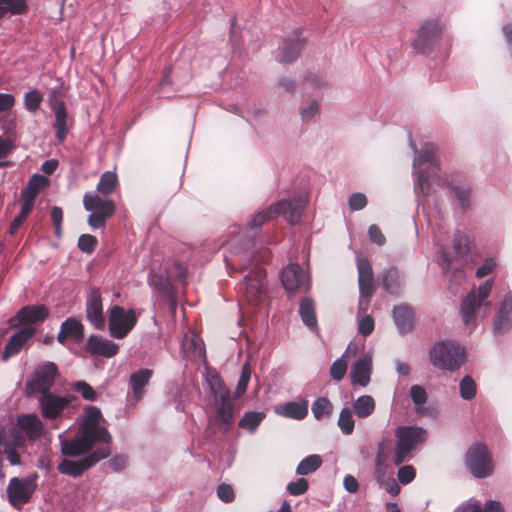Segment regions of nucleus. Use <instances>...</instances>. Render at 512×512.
I'll return each instance as SVG.
<instances>
[{
  "label": "nucleus",
  "instance_id": "obj_1",
  "mask_svg": "<svg viewBox=\"0 0 512 512\" xmlns=\"http://www.w3.org/2000/svg\"><path fill=\"white\" fill-rule=\"evenodd\" d=\"M308 203L306 196L294 197L291 201L282 200L275 203L269 209L257 213L250 221L251 227H258L271 218L283 216L289 223H297Z\"/></svg>",
  "mask_w": 512,
  "mask_h": 512
},
{
  "label": "nucleus",
  "instance_id": "obj_2",
  "mask_svg": "<svg viewBox=\"0 0 512 512\" xmlns=\"http://www.w3.org/2000/svg\"><path fill=\"white\" fill-rule=\"evenodd\" d=\"M207 382L214 396L215 422L223 432H226L233 417V405L230 401L229 390L216 372L208 373Z\"/></svg>",
  "mask_w": 512,
  "mask_h": 512
},
{
  "label": "nucleus",
  "instance_id": "obj_3",
  "mask_svg": "<svg viewBox=\"0 0 512 512\" xmlns=\"http://www.w3.org/2000/svg\"><path fill=\"white\" fill-rule=\"evenodd\" d=\"M396 445L392 455L394 465L398 466L411 458L412 452L425 442L427 432L421 427L400 426L395 430Z\"/></svg>",
  "mask_w": 512,
  "mask_h": 512
},
{
  "label": "nucleus",
  "instance_id": "obj_4",
  "mask_svg": "<svg viewBox=\"0 0 512 512\" xmlns=\"http://www.w3.org/2000/svg\"><path fill=\"white\" fill-rule=\"evenodd\" d=\"M411 147L414 150L416 156L414 158V167L421 166L425 163L429 166V171H419L417 177V184L419 190L424 195H428L436 190V187L441 185L440 178L436 173L435 159H434V148L432 144H426L422 150V153L417 152L416 146L411 143Z\"/></svg>",
  "mask_w": 512,
  "mask_h": 512
},
{
  "label": "nucleus",
  "instance_id": "obj_5",
  "mask_svg": "<svg viewBox=\"0 0 512 512\" xmlns=\"http://www.w3.org/2000/svg\"><path fill=\"white\" fill-rule=\"evenodd\" d=\"M430 359L434 366L453 371L464 363L465 351L454 342H440L431 349Z\"/></svg>",
  "mask_w": 512,
  "mask_h": 512
},
{
  "label": "nucleus",
  "instance_id": "obj_6",
  "mask_svg": "<svg viewBox=\"0 0 512 512\" xmlns=\"http://www.w3.org/2000/svg\"><path fill=\"white\" fill-rule=\"evenodd\" d=\"M84 208L90 212L88 224L93 229H101L115 213V204L110 199H103L97 194L86 193L83 198Z\"/></svg>",
  "mask_w": 512,
  "mask_h": 512
},
{
  "label": "nucleus",
  "instance_id": "obj_7",
  "mask_svg": "<svg viewBox=\"0 0 512 512\" xmlns=\"http://www.w3.org/2000/svg\"><path fill=\"white\" fill-rule=\"evenodd\" d=\"M110 455L109 446H101L93 453L80 460L64 459L58 465V471L72 477L80 476L85 470L95 465L101 459Z\"/></svg>",
  "mask_w": 512,
  "mask_h": 512
},
{
  "label": "nucleus",
  "instance_id": "obj_8",
  "mask_svg": "<svg viewBox=\"0 0 512 512\" xmlns=\"http://www.w3.org/2000/svg\"><path fill=\"white\" fill-rule=\"evenodd\" d=\"M465 462L469 471L477 478H485L492 473L491 457L482 444H475L469 448Z\"/></svg>",
  "mask_w": 512,
  "mask_h": 512
},
{
  "label": "nucleus",
  "instance_id": "obj_9",
  "mask_svg": "<svg viewBox=\"0 0 512 512\" xmlns=\"http://www.w3.org/2000/svg\"><path fill=\"white\" fill-rule=\"evenodd\" d=\"M442 30L443 26L438 19L425 21L418 29L412 47L418 53H427L441 38Z\"/></svg>",
  "mask_w": 512,
  "mask_h": 512
},
{
  "label": "nucleus",
  "instance_id": "obj_10",
  "mask_svg": "<svg viewBox=\"0 0 512 512\" xmlns=\"http://www.w3.org/2000/svg\"><path fill=\"white\" fill-rule=\"evenodd\" d=\"M137 317L133 309L125 310L115 305L110 309L109 330L110 334L117 339L124 338L135 326Z\"/></svg>",
  "mask_w": 512,
  "mask_h": 512
},
{
  "label": "nucleus",
  "instance_id": "obj_11",
  "mask_svg": "<svg viewBox=\"0 0 512 512\" xmlns=\"http://www.w3.org/2000/svg\"><path fill=\"white\" fill-rule=\"evenodd\" d=\"M492 289V281L487 280L485 283L479 286L477 295L474 291H471L462 301L461 304V316L465 326L474 328L475 317L474 312L476 308H479L490 294Z\"/></svg>",
  "mask_w": 512,
  "mask_h": 512
},
{
  "label": "nucleus",
  "instance_id": "obj_12",
  "mask_svg": "<svg viewBox=\"0 0 512 512\" xmlns=\"http://www.w3.org/2000/svg\"><path fill=\"white\" fill-rule=\"evenodd\" d=\"M57 375V367L54 363L48 362L38 367L30 380L27 381L26 390L28 395L50 393Z\"/></svg>",
  "mask_w": 512,
  "mask_h": 512
},
{
  "label": "nucleus",
  "instance_id": "obj_13",
  "mask_svg": "<svg viewBox=\"0 0 512 512\" xmlns=\"http://www.w3.org/2000/svg\"><path fill=\"white\" fill-rule=\"evenodd\" d=\"M36 489L35 479L14 477L7 486L8 500L16 508L27 503Z\"/></svg>",
  "mask_w": 512,
  "mask_h": 512
},
{
  "label": "nucleus",
  "instance_id": "obj_14",
  "mask_svg": "<svg viewBox=\"0 0 512 512\" xmlns=\"http://www.w3.org/2000/svg\"><path fill=\"white\" fill-rule=\"evenodd\" d=\"M61 452L70 457H76L85 454L97 443L98 438L81 429L80 433L73 439H66L59 435Z\"/></svg>",
  "mask_w": 512,
  "mask_h": 512
},
{
  "label": "nucleus",
  "instance_id": "obj_15",
  "mask_svg": "<svg viewBox=\"0 0 512 512\" xmlns=\"http://www.w3.org/2000/svg\"><path fill=\"white\" fill-rule=\"evenodd\" d=\"M73 400L72 396H59L53 393H44L38 400L39 409L42 417L46 419H56L62 415L65 409L69 407Z\"/></svg>",
  "mask_w": 512,
  "mask_h": 512
},
{
  "label": "nucleus",
  "instance_id": "obj_16",
  "mask_svg": "<svg viewBox=\"0 0 512 512\" xmlns=\"http://www.w3.org/2000/svg\"><path fill=\"white\" fill-rule=\"evenodd\" d=\"M25 444V437L21 435L16 428L7 430L5 427H0V447L11 465L21 464L20 456L17 449L23 447Z\"/></svg>",
  "mask_w": 512,
  "mask_h": 512
},
{
  "label": "nucleus",
  "instance_id": "obj_17",
  "mask_svg": "<svg viewBox=\"0 0 512 512\" xmlns=\"http://www.w3.org/2000/svg\"><path fill=\"white\" fill-rule=\"evenodd\" d=\"M357 269L360 291L359 309L366 310L369 304L368 299L375 291L372 267L367 259L360 258L357 261Z\"/></svg>",
  "mask_w": 512,
  "mask_h": 512
},
{
  "label": "nucleus",
  "instance_id": "obj_18",
  "mask_svg": "<svg viewBox=\"0 0 512 512\" xmlns=\"http://www.w3.org/2000/svg\"><path fill=\"white\" fill-rule=\"evenodd\" d=\"M102 414L97 407H89L83 420L82 430L98 438L103 446H108L111 442V435L106 428L100 425Z\"/></svg>",
  "mask_w": 512,
  "mask_h": 512
},
{
  "label": "nucleus",
  "instance_id": "obj_19",
  "mask_svg": "<svg viewBox=\"0 0 512 512\" xmlns=\"http://www.w3.org/2000/svg\"><path fill=\"white\" fill-rule=\"evenodd\" d=\"M266 292L265 273L257 269L245 277V296L252 305H258Z\"/></svg>",
  "mask_w": 512,
  "mask_h": 512
},
{
  "label": "nucleus",
  "instance_id": "obj_20",
  "mask_svg": "<svg viewBox=\"0 0 512 512\" xmlns=\"http://www.w3.org/2000/svg\"><path fill=\"white\" fill-rule=\"evenodd\" d=\"M20 433H24L25 437L31 441L41 438L45 433V425L37 414H23L17 418V426L15 427Z\"/></svg>",
  "mask_w": 512,
  "mask_h": 512
},
{
  "label": "nucleus",
  "instance_id": "obj_21",
  "mask_svg": "<svg viewBox=\"0 0 512 512\" xmlns=\"http://www.w3.org/2000/svg\"><path fill=\"white\" fill-rule=\"evenodd\" d=\"M86 316L89 322L98 329L105 326V317L103 313L102 298L99 290L92 289L86 301Z\"/></svg>",
  "mask_w": 512,
  "mask_h": 512
},
{
  "label": "nucleus",
  "instance_id": "obj_22",
  "mask_svg": "<svg viewBox=\"0 0 512 512\" xmlns=\"http://www.w3.org/2000/svg\"><path fill=\"white\" fill-rule=\"evenodd\" d=\"M371 373L372 355L367 353L352 365L350 371L352 385L366 387L370 382Z\"/></svg>",
  "mask_w": 512,
  "mask_h": 512
},
{
  "label": "nucleus",
  "instance_id": "obj_23",
  "mask_svg": "<svg viewBox=\"0 0 512 512\" xmlns=\"http://www.w3.org/2000/svg\"><path fill=\"white\" fill-rule=\"evenodd\" d=\"M281 281L287 291L293 292L302 286H306L308 276L298 264H290L283 269Z\"/></svg>",
  "mask_w": 512,
  "mask_h": 512
},
{
  "label": "nucleus",
  "instance_id": "obj_24",
  "mask_svg": "<svg viewBox=\"0 0 512 512\" xmlns=\"http://www.w3.org/2000/svg\"><path fill=\"white\" fill-rule=\"evenodd\" d=\"M304 44L305 40L300 34L285 40L279 48V61L282 63L294 61L299 56Z\"/></svg>",
  "mask_w": 512,
  "mask_h": 512
},
{
  "label": "nucleus",
  "instance_id": "obj_25",
  "mask_svg": "<svg viewBox=\"0 0 512 512\" xmlns=\"http://www.w3.org/2000/svg\"><path fill=\"white\" fill-rule=\"evenodd\" d=\"M36 333L35 328L28 326L12 335L6 344L3 352V359L7 360L10 356L17 354L23 345Z\"/></svg>",
  "mask_w": 512,
  "mask_h": 512
},
{
  "label": "nucleus",
  "instance_id": "obj_26",
  "mask_svg": "<svg viewBox=\"0 0 512 512\" xmlns=\"http://www.w3.org/2000/svg\"><path fill=\"white\" fill-rule=\"evenodd\" d=\"M87 350L93 355L109 358L118 353V345L110 340L91 336L87 341Z\"/></svg>",
  "mask_w": 512,
  "mask_h": 512
},
{
  "label": "nucleus",
  "instance_id": "obj_27",
  "mask_svg": "<svg viewBox=\"0 0 512 512\" xmlns=\"http://www.w3.org/2000/svg\"><path fill=\"white\" fill-rule=\"evenodd\" d=\"M51 108L55 114L56 137L62 142L67 134L66 122H67V111L63 101L53 98L50 100Z\"/></svg>",
  "mask_w": 512,
  "mask_h": 512
},
{
  "label": "nucleus",
  "instance_id": "obj_28",
  "mask_svg": "<svg viewBox=\"0 0 512 512\" xmlns=\"http://www.w3.org/2000/svg\"><path fill=\"white\" fill-rule=\"evenodd\" d=\"M83 336V325L78 320L69 318L62 323L57 340L60 343H64L67 339H73L76 342H81L83 340Z\"/></svg>",
  "mask_w": 512,
  "mask_h": 512
},
{
  "label": "nucleus",
  "instance_id": "obj_29",
  "mask_svg": "<svg viewBox=\"0 0 512 512\" xmlns=\"http://www.w3.org/2000/svg\"><path fill=\"white\" fill-rule=\"evenodd\" d=\"M357 353V345L349 344L343 355L332 363L330 368V375L334 380L340 381L344 378L347 372V361L345 360V358L355 357Z\"/></svg>",
  "mask_w": 512,
  "mask_h": 512
},
{
  "label": "nucleus",
  "instance_id": "obj_30",
  "mask_svg": "<svg viewBox=\"0 0 512 512\" xmlns=\"http://www.w3.org/2000/svg\"><path fill=\"white\" fill-rule=\"evenodd\" d=\"M48 184L49 180L47 177L40 174H34L30 178L27 186L21 191L22 200H30V203L34 204L38 193L46 188Z\"/></svg>",
  "mask_w": 512,
  "mask_h": 512
},
{
  "label": "nucleus",
  "instance_id": "obj_31",
  "mask_svg": "<svg viewBox=\"0 0 512 512\" xmlns=\"http://www.w3.org/2000/svg\"><path fill=\"white\" fill-rule=\"evenodd\" d=\"M275 411L284 417L301 420L308 413V402L306 400L301 402H288L284 405L277 406Z\"/></svg>",
  "mask_w": 512,
  "mask_h": 512
},
{
  "label": "nucleus",
  "instance_id": "obj_32",
  "mask_svg": "<svg viewBox=\"0 0 512 512\" xmlns=\"http://www.w3.org/2000/svg\"><path fill=\"white\" fill-rule=\"evenodd\" d=\"M47 316L48 311L44 306H26L17 314L19 323L23 325L43 321Z\"/></svg>",
  "mask_w": 512,
  "mask_h": 512
},
{
  "label": "nucleus",
  "instance_id": "obj_33",
  "mask_svg": "<svg viewBox=\"0 0 512 512\" xmlns=\"http://www.w3.org/2000/svg\"><path fill=\"white\" fill-rule=\"evenodd\" d=\"M152 377V370L140 369L130 376V384L133 391V396L136 401H139L143 396V388L149 383Z\"/></svg>",
  "mask_w": 512,
  "mask_h": 512
},
{
  "label": "nucleus",
  "instance_id": "obj_34",
  "mask_svg": "<svg viewBox=\"0 0 512 512\" xmlns=\"http://www.w3.org/2000/svg\"><path fill=\"white\" fill-rule=\"evenodd\" d=\"M512 326V298L506 297L501 303L497 318L495 320V329L497 331L507 330Z\"/></svg>",
  "mask_w": 512,
  "mask_h": 512
},
{
  "label": "nucleus",
  "instance_id": "obj_35",
  "mask_svg": "<svg viewBox=\"0 0 512 512\" xmlns=\"http://www.w3.org/2000/svg\"><path fill=\"white\" fill-rule=\"evenodd\" d=\"M394 321L400 332L411 330L413 326V312L409 307L399 306L393 310Z\"/></svg>",
  "mask_w": 512,
  "mask_h": 512
},
{
  "label": "nucleus",
  "instance_id": "obj_36",
  "mask_svg": "<svg viewBox=\"0 0 512 512\" xmlns=\"http://www.w3.org/2000/svg\"><path fill=\"white\" fill-rule=\"evenodd\" d=\"M375 400L370 395H362L353 402V411L358 418H367L373 414Z\"/></svg>",
  "mask_w": 512,
  "mask_h": 512
},
{
  "label": "nucleus",
  "instance_id": "obj_37",
  "mask_svg": "<svg viewBox=\"0 0 512 512\" xmlns=\"http://www.w3.org/2000/svg\"><path fill=\"white\" fill-rule=\"evenodd\" d=\"M299 314L305 325L311 328L316 327L317 320L315 316V305L310 298H304L301 301L299 307Z\"/></svg>",
  "mask_w": 512,
  "mask_h": 512
},
{
  "label": "nucleus",
  "instance_id": "obj_38",
  "mask_svg": "<svg viewBox=\"0 0 512 512\" xmlns=\"http://www.w3.org/2000/svg\"><path fill=\"white\" fill-rule=\"evenodd\" d=\"M410 397L415 405V410L418 414H427L428 409L424 407L427 402V392L421 385H413L410 388Z\"/></svg>",
  "mask_w": 512,
  "mask_h": 512
},
{
  "label": "nucleus",
  "instance_id": "obj_39",
  "mask_svg": "<svg viewBox=\"0 0 512 512\" xmlns=\"http://www.w3.org/2000/svg\"><path fill=\"white\" fill-rule=\"evenodd\" d=\"M26 0H0V18L6 13L22 14L27 11Z\"/></svg>",
  "mask_w": 512,
  "mask_h": 512
},
{
  "label": "nucleus",
  "instance_id": "obj_40",
  "mask_svg": "<svg viewBox=\"0 0 512 512\" xmlns=\"http://www.w3.org/2000/svg\"><path fill=\"white\" fill-rule=\"evenodd\" d=\"M322 464V459L319 455H310L304 458L297 466L296 473L298 475H307L316 471Z\"/></svg>",
  "mask_w": 512,
  "mask_h": 512
},
{
  "label": "nucleus",
  "instance_id": "obj_41",
  "mask_svg": "<svg viewBox=\"0 0 512 512\" xmlns=\"http://www.w3.org/2000/svg\"><path fill=\"white\" fill-rule=\"evenodd\" d=\"M376 480L391 496L394 497L399 494L400 486L393 477L385 476V468L381 469V471L376 470Z\"/></svg>",
  "mask_w": 512,
  "mask_h": 512
},
{
  "label": "nucleus",
  "instance_id": "obj_42",
  "mask_svg": "<svg viewBox=\"0 0 512 512\" xmlns=\"http://www.w3.org/2000/svg\"><path fill=\"white\" fill-rule=\"evenodd\" d=\"M117 185V175L114 172L106 171L104 172L100 180L97 184V190L104 194L109 195L112 193Z\"/></svg>",
  "mask_w": 512,
  "mask_h": 512
},
{
  "label": "nucleus",
  "instance_id": "obj_43",
  "mask_svg": "<svg viewBox=\"0 0 512 512\" xmlns=\"http://www.w3.org/2000/svg\"><path fill=\"white\" fill-rule=\"evenodd\" d=\"M383 286L391 294L398 292L400 288V275L395 268H389L384 272Z\"/></svg>",
  "mask_w": 512,
  "mask_h": 512
},
{
  "label": "nucleus",
  "instance_id": "obj_44",
  "mask_svg": "<svg viewBox=\"0 0 512 512\" xmlns=\"http://www.w3.org/2000/svg\"><path fill=\"white\" fill-rule=\"evenodd\" d=\"M332 410V403L325 397L318 398L312 405V413L317 420L328 417Z\"/></svg>",
  "mask_w": 512,
  "mask_h": 512
},
{
  "label": "nucleus",
  "instance_id": "obj_45",
  "mask_svg": "<svg viewBox=\"0 0 512 512\" xmlns=\"http://www.w3.org/2000/svg\"><path fill=\"white\" fill-rule=\"evenodd\" d=\"M453 249V257H462L466 255L470 250V239L466 235L457 231L453 238Z\"/></svg>",
  "mask_w": 512,
  "mask_h": 512
},
{
  "label": "nucleus",
  "instance_id": "obj_46",
  "mask_svg": "<svg viewBox=\"0 0 512 512\" xmlns=\"http://www.w3.org/2000/svg\"><path fill=\"white\" fill-rule=\"evenodd\" d=\"M354 419L352 415V411L349 407H345L341 410L339 419H338V426L340 430L346 434L349 435L354 430Z\"/></svg>",
  "mask_w": 512,
  "mask_h": 512
},
{
  "label": "nucleus",
  "instance_id": "obj_47",
  "mask_svg": "<svg viewBox=\"0 0 512 512\" xmlns=\"http://www.w3.org/2000/svg\"><path fill=\"white\" fill-rule=\"evenodd\" d=\"M390 453V440L383 439L377 445V453L375 458L376 470L381 471L385 468V463Z\"/></svg>",
  "mask_w": 512,
  "mask_h": 512
},
{
  "label": "nucleus",
  "instance_id": "obj_48",
  "mask_svg": "<svg viewBox=\"0 0 512 512\" xmlns=\"http://www.w3.org/2000/svg\"><path fill=\"white\" fill-rule=\"evenodd\" d=\"M264 418V414L260 412L246 413L239 422V426L254 432Z\"/></svg>",
  "mask_w": 512,
  "mask_h": 512
},
{
  "label": "nucleus",
  "instance_id": "obj_49",
  "mask_svg": "<svg viewBox=\"0 0 512 512\" xmlns=\"http://www.w3.org/2000/svg\"><path fill=\"white\" fill-rule=\"evenodd\" d=\"M460 396L464 400H471L476 395V383L470 376H465L461 379L459 385Z\"/></svg>",
  "mask_w": 512,
  "mask_h": 512
},
{
  "label": "nucleus",
  "instance_id": "obj_50",
  "mask_svg": "<svg viewBox=\"0 0 512 512\" xmlns=\"http://www.w3.org/2000/svg\"><path fill=\"white\" fill-rule=\"evenodd\" d=\"M34 204L30 203V200H22V206L20 214L12 221L10 226V233L13 234L19 228V226L23 223V221L27 218V216L32 211Z\"/></svg>",
  "mask_w": 512,
  "mask_h": 512
},
{
  "label": "nucleus",
  "instance_id": "obj_51",
  "mask_svg": "<svg viewBox=\"0 0 512 512\" xmlns=\"http://www.w3.org/2000/svg\"><path fill=\"white\" fill-rule=\"evenodd\" d=\"M251 376V368L248 363H245L242 367V372L239 377L237 387L235 389V397H240L246 390Z\"/></svg>",
  "mask_w": 512,
  "mask_h": 512
},
{
  "label": "nucleus",
  "instance_id": "obj_52",
  "mask_svg": "<svg viewBox=\"0 0 512 512\" xmlns=\"http://www.w3.org/2000/svg\"><path fill=\"white\" fill-rule=\"evenodd\" d=\"M42 99V95L36 90L27 92L24 97L26 109L28 111H36L39 108Z\"/></svg>",
  "mask_w": 512,
  "mask_h": 512
},
{
  "label": "nucleus",
  "instance_id": "obj_53",
  "mask_svg": "<svg viewBox=\"0 0 512 512\" xmlns=\"http://www.w3.org/2000/svg\"><path fill=\"white\" fill-rule=\"evenodd\" d=\"M96 244V237L90 234H83L78 239V246L85 253H92L95 250Z\"/></svg>",
  "mask_w": 512,
  "mask_h": 512
},
{
  "label": "nucleus",
  "instance_id": "obj_54",
  "mask_svg": "<svg viewBox=\"0 0 512 512\" xmlns=\"http://www.w3.org/2000/svg\"><path fill=\"white\" fill-rule=\"evenodd\" d=\"M74 389L81 393L82 397L88 401L96 400V392L91 385L84 381H78L74 384Z\"/></svg>",
  "mask_w": 512,
  "mask_h": 512
},
{
  "label": "nucleus",
  "instance_id": "obj_55",
  "mask_svg": "<svg viewBox=\"0 0 512 512\" xmlns=\"http://www.w3.org/2000/svg\"><path fill=\"white\" fill-rule=\"evenodd\" d=\"M308 490V482L304 478H299L296 481L290 482L287 485V491L293 496L304 494Z\"/></svg>",
  "mask_w": 512,
  "mask_h": 512
},
{
  "label": "nucleus",
  "instance_id": "obj_56",
  "mask_svg": "<svg viewBox=\"0 0 512 512\" xmlns=\"http://www.w3.org/2000/svg\"><path fill=\"white\" fill-rule=\"evenodd\" d=\"M416 475V471L413 466L405 465L399 468L397 477L400 483L406 485L411 483Z\"/></svg>",
  "mask_w": 512,
  "mask_h": 512
},
{
  "label": "nucleus",
  "instance_id": "obj_57",
  "mask_svg": "<svg viewBox=\"0 0 512 512\" xmlns=\"http://www.w3.org/2000/svg\"><path fill=\"white\" fill-rule=\"evenodd\" d=\"M14 148V143L10 138L0 137V167L6 166L8 163L5 161L7 156Z\"/></svg>",
  "mask_w": 512,
  "mask_h": 512
},
{
  "label": "nucleus",
  "instance_id": "obj_58",
  "mask_svg": "<svg viewBox=\"0 0 512 512\" xmlns=\"http://www.w3.org/2000/svg\"><path fill=\"white\" fill-rule=\"evenodd\" d=\"M152 284L161 292L169 293L171 289V282L169 276L162 277L158 274H152Z\"/></svg>",
  "mask_w": 512,
  "mask_h": 512
},
{
  "label": "nucleus",
  "instance_id": "obj_59",
  "mask_svg": "<svg viewBox=\"0 0 512 512\" xmlns=\"http://www.w3.org/2000/svg\"><path fill=\"white\" fill-rule=\"evenodd\" d=\"M218 497L226 503L232 502L235 498V493L231 485L229 484H220L217 488Z\"/></svg>",
  "mask_w": 512,
  "mask_h": 512
},
{
  "label": "nucleus",
  "instance_id": "obj_60",
  "mask_svg": "<svg viewBox=\"0 0 512 512\" xmlns=\"http://www.w3.org/2000/svg\"><path fill=\"white\" fill-rule=\"evenodd\" d=\"M454 512H483L479 501L470 499L460 504Z\"/></svg>",
  "mask_w": 512,
  "mask_h": 512
},
{
  "label": "nucleus",
  "instance_id": "obj_61",
  "mask_svg": "<svg viewBox=\"0 0 512 512\" xmlns=\"http://www.w3.org/2000/svg\"><path fill=\"white\" fill-rule=\"evenodd\" d=\"M367 204V198L363 193H353L349 198V206L352 210L363 209Z\"/></svg>",
  "mask_w": 512,
  "mask_h": 512
},
{
  "label": "nucleus",
  "instance_id": "obj_62",
  "mask_svg": "<svg viewBox=\"0 0 512 512\" xmlns=\"http://www.w3.org/2000/svg\"><path fill=\"white\" fill-rule=\"evenodd\" d=\"M318 109L319 107L316 101H311L310 103H308L300 111L302 121H310L318 113Z\"/></svg>",
  "mask_w": 512,
  "mask_h": 512
},
{
  "label": "nucleus",
  "instance_id": "obj_63",
  "mask_svg": "<svg viewBox=\"0 0 512 512\" xmlns=\"http://www.w3.org/2000/svg\"><path fill=\"white\" fill-rule=\"evenodd\" d=\"M374 320L371 316H364L358 324V332L363 336H368L373 332Z\"/></svg>",
  "mask_w": 512,
  "mask_h": 512
},
{
  "label": "nucleus",
  "instance_id": "obj_64",
  "mask_svg": "<svg viewBox=\"0 0 512 512\" xmlns=\"http://www.w3.org/2000/svg\"><path fill=\"white\" fill-rule=\"evenodd\" d=\"M368 234L370 240L376 243L377 245H383L385 243V236L383 235V233L381 232L380 228L377 225H370L368 229Z\"/></svg>",
  "mask_w": 512,
  "mask_h": 512
}]
</instances>
